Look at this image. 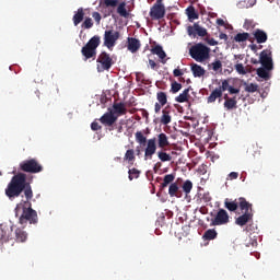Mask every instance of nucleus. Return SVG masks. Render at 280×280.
Listing matches in <instances>:
<instances>
[{"label":"nucleus","mask_w":280,"mask_h":280,"mask_svg":"<svg viewBox=\"0 0 280 280\" xmlns=\"http://www.w3.org/2000/svg\"><path fill=\"white\" fill-rule=\"evenodd\" d=\"M165 4L155 2L150 8L149 16L151 21H161L162 19H165Z\"/></svg>","instance_id":"obj_9"},{"label":"nucleus","mask_w":280,"mask_h":280,"mask_svg":"<svg viewBox=\"0 0 280 280\" xmlns=\"http://www.w3.org/2000/svg\"><path fill=\"white\" fill-rule=\"evenodd\" d=\"M248 203L249 202L244 197H240L234 200L226 198L224 200V207L228 209V211H231L233 213H235V211H237V209H240L241 211H244V209H246Z\"/></svg>","instance_id":"obj_6"},{"label":"nucleus","mask_w":280,"mask_h":280,"mask_svg":"<svg viewBox=\"0 0 280 280\" xmlns=\"http://www.w3.org/2000/svg\"><path fill=\"white\" fill-rule=\"evenodd\" d=\"M244 30H253V27H255V25H253V21L252 20H245L244 24H243Z\"/></svg>","instance_id":"obj_49"},{"label":"nucleus","mask_w":280,"mask_h":280,"mask_svg":"<svg viewBox=\"0 0 280 280\" xmlns=\"http://www.w3.org/2000/svg\"><path fill=\"white\" fill-rule=\"evenodd\" d=\"M185 71H187V68L185 69L176 68L173 70V75L174 78H182V75H185Z\"/></svg>","instance_id":"obj_45"},{"label":"nucleus","mask_w":280,"mask_h":280,"mask_svg":"<svg viewBox=\"0 0 280 280\" xmlns=\"http://www.w3.org/2000/svg\"><path fill=\"white\" fill-rule=\"evenodd\" d=\"M91 129H92L94 132H97V130H102V126H100V122L93 121V122L91 124Z\"/></svg>","instance_id":"obj_52"},{"label":"nucleus","mask_w":280,"mask_h":280,"mask_svg":"<svg viewBox=\"0 0 280 280\" xmlns=\"http://www.w3.org/2000/svg\"><path fill=\"white\" fill-rule=\"evenodd\" d=\"M113 108V113L116 115L117 119H119L121 115H126L128 113V109H126V105L124 103H114Z\"/></svg>","instance_id":"obj_20"},{"label":"nucleus","mask_w":280,"mask_h":280,"mask_svg":"<svg viewBox=\"0 0 280 280\" xmlns=\"http://www.w3.org/2000/svg\"><path fill=\"white\" fill-rule=\"evenodd\" d=\"M128 174L129 180H135V178H139V176H141V171H139L138 168H131L128 171Z\"/></svg>","instance_id":"obj_40"},{"label":"nucleus","mask_w":280,"mask_h":280,"mask_svg":"<svg viewBox=\"0 0 280 280\" xmlns=\"http://www.w3.org/2000/svg\"><path fill=\"white\" fill-rule=\"evenodd\" d=\"M122 129H124V127L119 126L118 127V132H121Z\"/></svg>","instance_id":"obj_63"},{"label":"nucleus","mask_w":280,"mask_h":280,"mask_svg":"<svg viewBox=\"0 0 280 280\" xmlns=\"http://www.w3.org/2000/svg\"><path fill=\"white\" fill-rule=\"evenodd\" d=\"M92 16H93L94 21L97 23V25H100V23L102 21V14H100V12H93Z\"/></svg>","instance_id":"obj_50"},{"label":"nucleus","mask_w":280,"mask_h":280,"mask_svg":"<svg viewBox=\"0 0 280 280\" xmlns=\"http://www.w3.org/2000/svg\"><path fill=\"white\" fill-rule=\"evenodd\" d=\"M117 12L119 13L120 16H124V19H128L130 14L128 13V10H126V3H120L117 8Z\"/></svg>","instance_id":"obj_39"},{"label":"nucleus","mask_w":280,"mask_h":280,"mask_svg":"<svg viewBox=\"0 0 280 280\" xmlns=\"http://www.w3.org/2000/svg\"><path fill=\"white\" fill-rule=\"evenodd\" d=\"M24 192L26 201H22L15 207V218H19V222L22 225L27 224H38V212L32 209V198H34V191L32 190V185L27 182V175L25 173H18L11 178V182L5 188V196L9 200H14L19 198Z\"/></svg>","instance_id":"obj_1"},{"label":"nucleus","mask_w":280,"mask_h":280,"mask_svg":"<svg viewBox=\"0 0 280 280\" xmlns=\"http://www.w3.org/2000/svg\"><path fill=\"white\" fill-rule=\"evenodd\" d=\"M209 45L215 46V45H218V42H217L215 39H211V40L209 42Z\"/></svg>","instance_id":"obj_58"},{"label":"nucleus","mask_w":280,"mask_h":280,"mask_svg":"<svg viewBox=\"0 0 280 280\" xmlns=\"http://www.w3.org/2000/svg\"><path fill=\"white\" fill-rule=\"evenodd\" d=\"M96 69L98 73H104V71H110L115 61H113V57L110 54L106 51H102L96 59Z\"/></svg>","instance_id":"obj_5"},{"label":"nucleus","mask_w":280,"mask_h":280,"mask_svg":"<svg viewBox=\"0 0 280 280\" xmlns=\"http://www.w3.org/2000/svg\"><path fill=\"white\" fill-rule=\"evenodd\" d=\"M223 100H224L223 107L226 110H236V108H237V96L231 97V96H229V94H224Z\"/></svg>","instance_id":"obj_16"},{"label":"nucleus","mask_w":280,"mask_h":280,"mask_svg":"<svg viewBox=\"0 0 280 280\" xmlns=\"http://www.w3.org/2000/svg\"><path fill=\"white\" fill-rule=\"evenodd\" d=\"M13 240L20 243L27 242V232L21 228L15 229Z\"/></svg>","instance_id":"obj_22"},{"label":"nucleus","mask_w":280,"mask_h":280,"mask_svg":"<svg viewBox=\"0 0 280 280\" xmlns=\"http://www.w3.org/2000/svg\"><path fill=\"white\" fill-rule=\"evenodd\" d=\"M176 180L175 174H167L163 178V183L160 185V189H165L168 185H172Z\"/></svg>","instance_id":"obj_28"},{"label":"nucleus","mask_w":280,"mask_h":280,"mask_svg":"<svg viewBox=\"0 0 280 280\" xmlns=\"http://www.w3.org/2000/svg\"><path fill=\"white\" fill-rule=\"evenodd\" d=\"M156 100L161 106H165L167 104V94L165 92H158Z\"/></svg>","instance_id":"obj_36"},{"label":"nucleus","mask_w":280,"mask_h":280,"mask_svg":"<svg viewBox=\"0 0 280 280\" xmlns=\"http://www.w3.org/2000/svg\"><path fill=\"white\" fill-rule=\"evenodd\" d=\"M14 225L12 223L0 224V244H7V242L14 241Z\"/></svg>","instance_id":"obj_7"},{"label":"nucleus","mask_w":280,"mask_h":280,"mask_svg":"<svg viewBox=\"0 0 280 280\" xmlns=\"http://www.w3.org/2000/svg\"><path fill=\"white\" fill-rule=\"evenodd\" d=\"M117 40H119V32L114 30L105 31L104 46L107 47V49H113V47L117 45Z\"/></svg>","instance_id":"obj_11"},{"label":"nucleus","mask_w":280,"mask_h":280,"mask_svg":"<svg viewBox=\"0 0 280 280\" xmlns=\"http://www.w3.org/2000/svg\"><path fill=\"white\" fill-rule=\"evenodd\" d=\"M250 49H252V51H255V49H257V45H252Z\"/></svg>","instance_id":"obj_61"},{"label":"nucleus","mask_w":280,"mask_h":280,"mask_svg":"<svg viewBox=\"0 0 280 280\" xmlns=\"http://www.w3.org/2000/svg\"><path fill=\"white\" fill-rule=\"evenodd\" d=\"M211 48L202 43L195 44L189 48V56L196 60V62H205L209 60Z\"/></svg>","instance_id":"obj_3"},{"label":"nucleus","mask_w":280,"mask_h":280,"mask_svg":"<svg viewBox=\"0 0 280 280\" xmlns=\"http://www.w3.org/2000/svg\"><path fill=\"white\" fill-rule=\"evenodd\" d=\"M19 170L20 172H24L26 174H40V172H43V164H40L38 160L32 158L22 161Z\"/></svg>","instance_id":"obj_4"},{"label":"nucleus","mask_w":280,"mask_h":280,"mask_svg":"<svg viewBox=\"0 0 280 280\" xmlns=\"http://www.w3.org/2000/svg\"><path fill=\"white\" fill-rule=\"evenodd\" d=\"M158 159L162 163H167V162L172 161V155L168 154L167 152H165V149H161L160 151H158Z\"/></svg>","instance_id":"obj_30"},{"label":"nucleus","mask_w":280,"mask_h":280,"mask_svg":"<svg viewBox=\"0 0 280 280\" xmlns=\"http://www.w3.org/2000/svg\"><path fill=\"white\" fill-rule=\"evenodd\" d=\"M175 102H178V104H184V102H189V88L185 89L183 93L176 96Z\"/></svg>","instance_id":"obj_29"},{"label":"nucleus","mask_w":280,"mask_h":280,"mask_svg":"<svg viewBox=\"0 0 280 280\" xmlns=\"http://www.w3.org/2000/svg\"><path fill=\"white\" fill-rule=\"evenodd\" d=\"M190 70L194 78H202L207 73V70H205V68L198 63H191Z\"/></svg>","instance_id":"obj_19"},{"label":"nucleus","mask_w":280,"mask_h":280,"mask_svg":"<svg viewBox=\"0 0 280 280\" xmlns=\"http://www.w3.org/2000/svg\"><path fill=\"white\" fill-rule=\"evenodd\" d=\"M151 54L159 56V58L162 60L163 65H165V62H167V60H165V58H167V54H165V50H163V46L156 45L155 47H153L151 49Z\"/></svg>","instance_id":"obj_23"},{"label":"nucleus","mask_w":280,"mask_h":280,"mask_svg":"<svg viewBox=\"0 0 280 280\" xmlns=\"http://www.w3.org/2000/svg\"><path fill=\"white\" fill-rule=\"evenodd\" d=\"M162 107H163V105H161L160 103H155V105H154L155 113H161Z\"/></svg>","instance_id":"obj_55"},{"label":"nucleus","mask_w":280,"mask_h":280,"mask_svg":"<svg viewBox=\"0 0 280 280\" xmlns=\"http://www.w3.org/2000/svg\"><path fill=\"white\" fill-rule=\"evenodd\" d=\"M217 24L223 26L224 25V20L218 19Z\"/></svg>","instance_id":"obj_57"},{"label":"nucleus","mask_w":280,"mask_h":280,"mask_svg":"<svg viewBox=\"0 0 280 280\" xmlns=\"http://www.w3.org/2000/svg\"><path fill=\"white\" fill-rule=\"evenodd\" d=\"M98 121H101V124H103V126H107V127H112L115 126V124L117 122V115H115V113H113V109L108 108V112L105 113L100 119Z\"/></svg>","instance_id":"obj_14"},{"label":"nucleus","mask_w":280,"mask_h":280,"mask_svg":"<svg viewBox=\"0 0 280 280\" xmlns=\"http://www.w3.org/2000/svg\"><path fill=\"white\" fill-rule=\"evenodd\" d=\"M257 89H258V85L255 84V83H250V84H247V85L245 86V91H246L247 93H256Z\"/></svg>","instance_id":"obj_46"},{"label":"nucleus","mask_w":280,"mask_h":280,"mask_svg":"<svg viewBox=\"0 0 280 280\" xmlns=\"http://www.w3.org/2000/svg\"><path fill=\"white\" fill-rule=\"evenodd\" d=\"M254 38L256 39V43H258V45H261L268 40V34H266V32L257 28L254 32Z\"/></svg>","instance_id":"obj_25"},{"label":"nucleus","mask_w":280,"mask_h":280,"mask_svg":"<svg viewBox=\"0 0 280 280\" xmlns=\"http://www.w3.org/2000/svg\"><path fill=\"white\" fill-rule=\"evenodd\" d=\"M230 95H237L240 93V89L233 88L232 85L230 86V90H228Z\"/></svg>","instance_id":"obj_53"},{"label":"nucleus","mask_w":280,"mask_h":280,"mask_svg":"<svg viewBox=\"0 0 280 280\" xmlns=\"http://www.w3.org/2000/svg\"><path fill=\"white\" fill-rule=\"evenodd\" d=\"M210 67L212 68V70L214 71H222V61H220L219 59H217L214 62H212L210 65Z\"/></svg>","instance_id":"obj_44"},{"label":"nucleus","mask_w":280,"mask_h":280,"mask_svg":"<svg viewBox=\"0 0 280 280\" xmlns=\"http://www.w3.org/2000/svg\"><path fill=\"white\" fill-rule=\"evenodd\" d=\"M167 147H170V138H167V135L165 133H159L158 135V148L160 150H165Z\"/></svg>","instance_id":"obj_24"},{"label":"nucleus","mask_w":280,"mask_h":280,"mask_svg":"<svg viewBox=\"0 0 280 280\" xmlns=\"http://www.w3.org/2000/svg\"><path fill=\"white\" fill-rule=\"evenodd\" d=\"M127 49L131 54H137L138 49H141V42L135 37H128Z\"/></svg>","instance_id":"obj_17"},{"label":"nucleus","mask_w":280,"mask_h":280,"mask_svg":"<svg viewBox=\"0 0 280 280\" xmlns=\"http://www.w3.org/2000/svg\"><path fill=\"white\" fill-rule=\"evenodd\" d=\"M149 67H151V69H153V70L156 69V61L149 59Z\"/></svg>","instance_id":"obj_54"},{"label":"nucleus","mask_w":280,"mask_h":280,"mask_svg":"<svg viewBox=\"0 0 280 280\" xmlns=\"http://www.w3.org/2000/svg\"><path fill=\"white\" fill-rule=\"evenodd\" d=\"M241 215L235 219V224L237 226H246L249 222L253 221V203H247V207L244 208V211H241Z\"/></svg>","instance_id":"obj_8"},{"label":"nucleus","mask_w":280,"mask_h":280,"mask_svg":"<svg viewBox=\"0 0 280 280\" xmlns=\"http://www.w3.org/2000/svg\"><path fill=\"white\" fill-rule=\"evenodd\" d=\"M136 156H135V150L129 149L126 151L124 161H128L131 165L135 163Z\"/></svg>","instance_id":"obj_33"},{"label":"nucleus","mask_w":280,"mask_h":280,"mask_svg":"<svg viewBox=\"0 0 280 280\" xmlns=\"http://www.w3.org/2000/svg\"><path fill=\"white\" fill-rule=\"evenodd\" d=\"M81 27L83 30H91L93 27V19L91 18H85L84 22L82 23Z\"/></svg>","instance_id":"obj_41"},{"label":"nucleus","mask_w":280,"mask_h":280,"mask_svg":"<svg viewBox=\"0 0 280 280\" xmlns=\"http://www.w3.org/2000/svg\"><path fill=\"white\" fill-rule=\"evenodd\" d=\"M73 25L75 27H78V25H80L82 23V21H84V9L83 8H79L78 11L74 13L73 18Z\"/></svg>","instance_id":"obj_26"},{"label":"nucleus","mask_w":280,"mask_h":280,"mask_svg":"<svg viewBox=\"0 0 280 280\" xmlns=\"http://www.w3.org/2000/svg\"><path fill=\"white\" fill-rule=\"evenodd\" d=\"M187 33L188 36H194V38H196V36L205 37L208 34L207 28L200 26L198 23H195L192 26H188Z\"/></svg>","instance_id":"obj_15"},{"label":"nucleus","mask_w":280,"mask_h":280,"mask_svg":"<svg viewBox=\"0 0 280 280\" xmlns=\"http://www.w3.org/2000/svg\"><path fill=\"white\" fill-rule=\"evenodd\" d=\"M252 246H257V240H254V241L252 242Z\"/></svg>","instance_id":"obj_62"},{"label":"nucleus","mask_w":280,"mask_h":280,"mask_svg":"<svg viewBox=\"0 0 280 280\" xmlns=\"http://www.w3.org/2000/svg\"><path fill=\"white\" fill-rule=\"evenodd\" d=\"M202 240H205V242H211L213 240H218V231H215V229L207 230L202 235Z\"/></svg>","instance_id":"obj_27"},{"label":"nucleus","mask_w":280,"mask_h":280,"mask_svg":"<svg viewBox=\"0 0 280 280\" xmlns=\"http://www.w3.org/2000/svg\"><path fill=\"white\" fill-rule=\"evenodd\" d=\"M250 38L249 33H238L234 36V42L235 43H246Z\"/></svg>","instance_id":"obj_31"},{"label":"nucleus","mask_w":280,"mask_h":280,"mask_svg":"<svg viewBox=\"0 0 280 280\" xmlns=\"http://www.w3.org/2000/svg\"><path fill=\"white\" fill-rule=\"evenodd\" d=\"M235 70L237 71V73H240V75H246V68H244L243 63H236Z\"/></svg>","instance_id":"obj_47"},{"label":"nucleus","mask_w":280,"mask_h":280,"mask_svg":"<svg viewBox=\"0 0 280 280\" xmlns=\"http://www.w3.org/2000/svg\"><path fill=\"white\" fill-rule=\"evenodd\" d=\"M168 195L171 198H183V191H180L178 183L174 182L168 186Z\"/></svg>","instance_id":"obj_18"},{"label":"nucleus","mask_w":280,"mask_h":280,"mask_svg":"<svg viewBox=\"0 0 280 280\" xmlns=\"http://www.w3.org/2000/svg\"><path fill=\"white\" fill-rule=\"evenodd\" d=\"M240 176V173L237 172H231L229 175H228V180H237Z\"/></svg>","instance_id":"obj_51"},{"label":"nucleus","mask_w":280,"mask_h":280,"mask_svg":"<svg viewBox=\"0 0 280 280\" xmlns=\"http://www.w3.org/2000/svg\"><path fill=\"white\" fill-rule=\"evenodd\" d=\"M135 137H136L137 143H139L140 145H145L148 143V138L143 136L142 131H137Z\"/></svg>","instance_id":"obj_34"},{"label":"nucleus","mask_w":280,"mask_h":280,"mask_svg":"<svg viewBox=\"0 0 280 280\" xmlns=\"http://www.w3.org/2000/svg\"><path fill=\"white\" fill-rule=\"evenodd\" d=\"M270 70L262 68L257 69L258 78H262V80H270Z\"/></svg>","instance_id":"obj_35"},{"label":"nucleus","mask_w":280,"mask_h":280,"mask_svg":"<svg viewBox=\"0 0 280 280\" xmlns=\"http://www.w3.org/2000/svg\"><path fill=\"white\" fill-rule=\"evenodd\" d=\"M161 124H163V126L172 124V116H170V112H167V109L162 110Z\"/></svg>","instance_id":"obj_32"},{"label":"nucleus","mask_w":280,"mask_h":280,"mask_svg":"<svg viewBox=\"0 0 280 280\" xmlns=\"http://www.w3.org/2000/svg\"><path fill=\"white\" fill-rule=\"evenodd\" d=\"M221 93H224V91H229L231 89V84H229V80H223L221 85L217 88Z\"/></svg>","instance_id":"obj_43"},{"label":"nucleus","mask_w":280,"mask_h":280,"mask_svg":"<svg viewBox=\"0 0 280 280\" xmlns=\"http://www.w3.org/2000/svg\"><path fill=\"white\" fill-rule=\"evenodd\" d=\"M219 38H220L221 40H229V35H226V33H221V34L219 35Z\"/></svg>","instance_id":"obj_56"},{"label":"nucleus","mask_w":280,"mask_h":280,"mask_svg":"<svg viewBox=\"0 0 280 280\" xmlns=\"http://www.w3.org/2000/svg\"><path fill=\"white\" fill-rule=\"evenodd\" d=\"M182 189L186 194V196L188 194H191V189H194V183H191V180L187 179L186 182H184Z\"/></svg>","instance_id":"obj_38"},{"label":"nucleus","mask_w":280,"mask_h":280,"mask_svg":"<svg viewBox=\"0 0 280 280\" xmlns=\"http://www.w3.org/2000/svg\"><path fill=\"white\" fill-rule=\"evenodd\" d=\"M260 65L267 69V71H272V54L269 50H262L260 52Z\"/></svg>","instance_id":"obj_13"},{"label":"nucleus","mask_w":280,"mask_h":280,"mask_svg":"<svg viewBox=\"0 0 280 280\" xmlns=\"http://www.w3.org/2000/svg\"><path fill=\"white\" fill-rule=\"evenodd\" d=\"M178 82L185 83V78L178 77Z\"/></svg>","instance_id":"obj_60"},{"label":"nucleus","mask_w":280,"mask_h":280,"mask_svg":"<svg viewBox=\"0 0 280 280\" xmlns=\"http://www.w3.org/2000/svg\"><path fill=\"white\" fill-rule=\"evenodd\" d=\"M186 12H187V16L190 21H196V19H198V16H199L194 7H188L186 9Z\"/></svg>","instance_id":"obj_37"},{"label":"nucleus","mask_w":280,"mask_h":280,"mask_svg":"<svg viewBox=\"0 0 280 280\" xmlns=\"http://www.w3.org/2000/svg\"><path fill=\"white\" fill-rule=\"evenodd\" d=\"M102 39L100 35H94L90 40L81 48L84 62L86 60H95L97 58V48L100 47Z\"/></svg>","instance_id":"obj_2"},{"label":"nucleus","mask_w":280,"mask_h":280,"mask_svg":"<svg viewBox=\"0 0 280 280\" xmlns=\"http://www.w3.org/2000/svg\"><path fill=\"white\" fill-rule=\"evenodd\" d=\"M155 3H163V0H156Z\"/></svg>","instance_id":"obj_64"},{"label":"nucleus","mask_w":280,"mask_h":280,"mask_svg":"<svg viewBox=\"0 0 280 280\" xmlns=\"http://www.w3.org/2000/svg\"><path fill=\"white\" fill-rule=\"evenodd\" d=\"M230 222L231 217H229V212L224 209H219L215 217L211 220L210 226H223Z\"/></svg>","instance_id":"obj_10"},{"label":"nucleus","mask_w":280,"mask_h":280,"mask_svg":"<svg viewBox=\"0 0 280 280\" xmlns=\"http://www.w3.org/2000/svg\"><path fill=\"white\" fill-rule=\"evenodd\" d=\"M136 153H137V156H139L141 154V148L140 147L136 148Z\"/></svg>","instance_id":"obj_59"},{"label":"nucleus","mask_w":280,"mask_h":280,"mask_svg":"<svg viewBox=\"0 0 280 280\" xmlns=\"http://www.w3.org/2000/svg\"><path fill=\"white\" fill-rule=\"evenodd\" d=\"M106 8H117L119 0H104Z\"/></svg>","instance_id":"obj_48"},{"label":"nucleus","mask_w":280,"mask_h":280,"mask_svg":"<svg viewBox=\"0 0 280 280\" xmlns=\"http://www.w3.org/2000/svg\"><path fill=\"white\" fill-rule=\"evenodd\" d=\"M180 89H183V84L173 81L171 84V93H178V91H180Z\"/></svg>","instance_id":"obj_42"},{"label":"nucleus","mask_w":280,"mask_h":280,"mask_svg":"<svg viewBox=\"0 0 280 280\" xmlns=\"http://www.w3.org/2000/svg\"><path fill=\"white\" fill-rule=\"evenodd\" d=\"M156 138H151L147 141L144 161H151V159L156 154Z\"/></svg>","instance_id":"obj_12"},{"label":"nucleus","mask_w":280,"mask_h":280,"mask_svg":"<svg viewBox=\"0 0 280 280\" xmlns=\"http://www.w3.org/2000/svg\"><path fill=\"white\" fill-rule=\"evenodd\" d=\"M222 91L219 90L218 88L214 89L210 95L207 97V104H213L215 103V100H219V102H222Z\"/></svg>","instance_id":"obj_21"}]
</instances>
